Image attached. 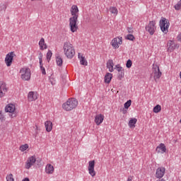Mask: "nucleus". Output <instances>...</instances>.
I'll use <instances>...</instances> for the list:
<instances>
[{"mask_svg": "<svg viewBox=\"0 0 181 181\" xmlns=\"http://www.w3.org/2000/svg\"><path fill=\"white\" fill-rule=\"evenodd\" d=\"M64 52L67 59H73L76 54L74 47L70 42H64Z\"/></svg>", "mask_w": 181, "mask_h": 181, "instance_id": "nucleus-1", "label": "nucleus"}, {"mask_svg": "<svg viewBox=\"0 0 181 181\" xmlns=\"http://www.w3.org/2000/svg\"><path fill=\"white\" fill-rule=\"evenodd\" d=\"M78 105V101L76 98H69L65 103L62 105V108L65 110V111H71V110H74Z\"/></svg>", "mask_w": 181, "mask_h": 181, "instance_id": "nucleus-2", "label": "nucleus"}, {"mask_svg": "<svg viewBox=\"0 0 181 181\" xmlns=\"http://www.w3.org/2000/svg\"><path fill=\"white\" fill-rule=\"evenodd\" d=\"M20 73L21 74L22 80H24V81H29V80H30V69L22 68L20 70Z\"/></svg>", "mask_w": 181, "mask_h": 181, "instance_id": "nucleus-3", "label": "nucleus"}, {"mask_svg": "<svg viewBox=\"0 0 181 181\" xmlns=\"http://www.w3.org/2000/svg\"><path fill=\"white\" fill-rule=\"evenodd\" d=\"M13 57H15L14 52H11L6 55L4 62L7 67H11V66H12V62H13Z\"/></svg>", "mask_w": 181, "mask_h": 181, "instance_id": "nucleus-4", "label": "nucleus"}, {"mask_svg": "<svg viewBox=\"0 0 181 181\" xmlns=\"http://www.w3.org/2000/svg\"><path fill=\"white\" fill-rule=\"evenodd\" d=\"M15 110L16 107L15 105L10 103L5 107V112H10L11 115H10L11 118L16 117V113H15Z\"/></svg>", "mask_w": 181, "mask_h": 181, "instance_id": "nucleus-5", "label": "nucleus"}, {"mask_svg": "<svg viewBox=\"0 0 181 181\" xmlns=\"http://www.w3.org/2000/svg\"><path fill=\"white\" fill-rule=\"evenodd\" d=\"M95 166V160H93L88 162V170L89 175H90L92 177H94V176H95V170H94Z\"/></svg>", "mask_w": 181, "mask_h": 181, "instance_id": "nucleus-6", "label": "nucleus"}, {"mask_svg": "<svg viewBox=\"0 0 181 181\" xmlns=\"http://www.w3.org/2000/svg\"><path fill=\"white\" fill-rule=\"evenodd\" d=\"M168 52H172L175 49H179V44L175 43L173 40H169L167 43Z\"/></svg>", "mask_w": 181, "mask_h": 181, "instance_id": "nucleus-7", "label": "nucleus"}, {"mask_svg": "<svg viewBox=\"0 0 181 181\" xmlns=\"http://www.w3.org/2000/svg\"><path fill=\"white\" fill-rule=\"evenodd\" d=\"M165 173H166V168H165V167H159L156 170V177L157 179H162V177L165 176Z\"/></svg>", "mask_w": 181, "mask_h": 181, "instance_id": "nucleus-8", "label": "nucleus"}, {"mask_svg": "<svg viewBox=\"0 0 181 181\" xmlns=\"http://www.w3.org/2000/svg\"><path fill=\"white\" fill-rule=\"evenodd\" d=\"M153 74H154V78L156 80V78H160L162 77V72L160 71V69H159V67L158 65H153Z\"/></svg>", "mask_w": 181, "mask_h": 181, "instance_id": "nucleus-9", "label": "nucleus"}, {"mask_svg": "<svg viewBox=\"0 0 181 181\" xmlns=\"http://www.w3.org/2000/svg\"><path fill=\"white\" fill-rule=\"evenodd\" d=\"M36 163V157L35 156H33L30 158L26 161L25 164V169H30L33 165Z\"/></svg>", "mask_w": 181, "mask_h": 181, "instance_id": "nucleus-10", "label": "nucleus"}, {"mask_svg": "<svg viewBox=\"0 0 181 181\" xmlns=\"http://www.w3.org/2000/svg\"><path fill=\"white\" fill-rule=\"evenodd\" d=\"M119 39V41H118ZM111 45L114 49H118L119 47V45H122V37H119L118 38L115 37L114 38L112 42Z\"/></svg>", "mask_w": 181, "mask_h": 181, "instance_id": "nucleus-11", "label": "nucleus"}, {"mask_svg": "<svg viewBox=\"0 0 181 181\" xmlns=\"http://www.w3.org/2000/svg\"><path fill=\"white\" fill-rule=\"evenodd\" d=\"M146 32H148L150 35H153V33H155V30H156V26L155 25V23H148L146 25Z\"/></svg>", "mask_w": 181, "mask_h": 181, "instance_id": "nucleus-12", "label": "nucleus"}, {"mask_svg": "<svg viewBox=\"0 0 181 181\" xmlns=\"http://www.w3.org/2000/svg\"><path fill=\"white\" fill-rule=\"evenodd\" d=\"M103 121H104V115H96L95 117V122L96 125H101L103 124Z\"/></svg>", "mask_w": 181, "mask_h": 181, "instance_id": "nucleus-13", "label": "nucleus"}, {"mask_svg": "<svg viewBox=\"0 0 181 181\" xmlns=\"http://www.w3.org/2000/svg\"><path fill=\"white\" fill-rule=\"evenodd\" d=\"M170 23H160V28L163 33L166 35L169 32V25Z\"/></svg>", "mask_w": 181, "mask_h": 181, "instance_id": "nucleus-14", "label": "nucleus"}, {"mask_svg": "<svg viewBox=\"0 0 181 181\" xmlns=\"http://www.w3.org/2000/svg\"><path fill=\"white\" fill-rule=\"evenodd\" d=\"M71 15L72 16H78V12H80V10H78V7L77 5H72L70 9Z\"/></svg>", "mask_w": 181, "mask_h": 181, "instance_id": "nucleus-15", "label": "nucleus"}, {"mask_svg": "<svg viewBox=\"0 0 181 181\" xmlns=\"http://www.w3.org/2000/svg\"><path fill=\"white\" fill-rule=\"evenodd\" d=\"M156 151L158 153H165V152H166V146L161 143L158 146H157Z\"/></svg>", "mask_w": 181, "mask_h": 181, "instance_id": "nucleus-16", "label": "nucleus"}, {"mask_svg": "<svg viewBox=\"0 0 181 181\" xmlns=\"http://www.w3.org/2000/svg\"><path fill=\"white\" fill-rule=\"evenodd\" d=\"M107 69H109V71L112 73L114 71V61L112 59H109L107 62Z\"/></svg>", "mask_w": 181, "mask_h": 181, "instance_id": "nucleus-17", "label": "nucleus"}, {"mask_svg": "<svg viewBox=\"0 0 181 181\" xmlns=\"http://www.w3.org/2000/svg\"><path fill=\"white\" fill-rule=\"evenodd\" d=\"M45 172L48 173V175H52V173L54 172V168L51 164H47L45 167Z\"/></svg>", "mask_w": 181, "mask_h": 181, "instance_id": "nucleus-18", "label": "nucleus"}, {"mask_svg": "<svg viewBox=\"0 0 181 181\" xmlns=\"http://www.w3.org/2000/svg\"><path fill=\"white\" fill-rule=\"evenodd\" d=\"M45 125L47 132H50L52 129H53V123H52L50 121L45 122Z\"/></svg>", "mask_w": 181, "mask_h": 181, "instance_id": "nucleus-19", "label": "nucleus"}, {"mask_svg": "<svg viewBox=\"0 0 181 181\" xmlns=\"http://www.w3.org/2000/svg\"><path fill=\"white\" fill-rule=\"evenodd\" d=\"M28 101H35L37 100V95L35 93V92H30L28 95Z\"/></svg>", "mask_w": 181, "mask_h": 181, "instance_id": "nucleus-20", "label": "nucleus"}, {"mask_svg": "<svg viewBox=\"0 0 181 181\" xmlns=\"http://www.w3.org/2000/svg\"><path fill=\"white\" fill-rule=\"evenodd\" d=\"M39 46L40 50H45V49H47V45L45 43V38H41L40 42H39Z\"/></svg>", "mask_w": 181, "mask_h": 181, "instance_id": "nucleus-21", "label": "nucleus"}, {"mask_svg": "<svg viewBox=\"0 0 181 181\" xmlns=\"http://www.w3.org/2000/svg\"><path fill=\"white\" fill-rule=\"evenodd\" d=\"M112 79V74L107 73L105 76V83L107 84H110L111 83V80Z\"/></svg>", "mask_w": 181, "mask_h": 181, "instance_id": "nucleus-22", "label": "nucleus"}, {"mask_svg": "<svg viewBox=\"0 0 181 181\" xmlns=\"http://www.w3.org/2000/svg\"><path fill=\"white\" fill-rule=\"evenodd\" d=\"M81 54H78V58L80 59V63L82 66H87L88 62L87 60H86V57L81 56Z\"/></svg>", "mask_w": 181, "mask_h": 181, "instance_id": "nucleus-23", "label": "nucleus"}, {"mask_svg": "<svg viewBox=\"0 0 181 181\" xmlns=\"http://www.w3.org/2000/svg\"><path fill=\"white\" fill-rule=\"evenodd\" d=\"M109 11L110 12V13H112V15H113V16H117L118 15V8H117V7H110Z\"/></svg>", "mask_w": 181, "mask_h": 181, "instance_id": "nucleus-24", "label": "nucleus"}, {"mask_svg": "<svg viewBox=\"0 0 181 181\" xmlns=\"http://www.w3.org/2000/svg\"><path fill=\"white\" fill-rule=\"evenodd\" d=\"M69 25L71 32H72L73 33H74V32H77V30L78 29V25H77V23H70Z\"/></svg>", "mask_w": 181, "mask_h": 181, "instance_id": "nucleus-25", "label": "nucleus"}, {"mask_svg": "<svg viewBox=\"0 0 181 181\" xmlns=\"http://www.w3.org/2000/svg\"><path fill=\"white\" fill-rule=\"evenodd\" d=\"M137 122L138 119H136V118L130 119V120L129 121V127H130V128H135V124H136Z\"/></svg>", "mask_w": 181, "mask_h": 181, "instance_id": "nucleus-26", "label": "nucleus"}, {"mask_svg": "<svg viewBox=\"0 0 181 181\" xmlns=\"http://www.w3.org/2000/svg\"><path fill=\"white\" fill-rule=\"evenodd\" d=\"M0 91H8L6 83H5L4 81H0Z\"/></svg>", "mask_w": 181, "mask_h": 181, "instance_id": "nucleus-27", "label": "nucleus"}, {"mask_svg": "<svg viewBox=\"0 0 181 181\" xmlns=\"http://www.w3.org/2000/svg\"><path fill=\"white\" fill-rule=\"evenodd\" d=\"M56 62L57 66H59V67H62L63 66V59H62L60 56L57 57Z\"/></svg>", "mask_w": 181, "mask_h": 181, "instance_id": "nucleus-28", "label": "nucleus"}, {"mask_svg": "<svg viewBox=\"0 0 181 181\" xmlns=\"http://www.w3.org/2000/svg\"><path fill=\"white\" fill-rule=\"evenodd\" d=\"M78 19V16H72V17L69 18V22L70 23H77Z\"/></svg>", "mask_w": 181, "mask_h": 181, "instance_id": "nucleus-29", "label": "nucleus"}, {"mask_svg": "<svg viewBox=\"0 0 181 181\" xmlns=\"http://www.w3.org/2000/svg\"><path fill=\"white\" fill-rule=\"evenodd\" d=\"M162 110V107L160 106V105H157L153 107V112H155L156 114H158V112H160Z\"/></svg>", "mask_w": 181, "mask_h": 181, "instance_id": "nucleus-30", "label": "nucleus"}, {"mask_svg": "<svg viewBox=\"0 0 181 181\" xmlns=\"http://www.w3.org/2000/svg\"><path fill=\"white\" fill-rule=\"evenodd\" d=\"M39 60H40V69L43 67V54L42 52L39 53V57H38Z\"/></svg>", "mask_w": 181, "mask_h": 181, "instance_id": "nucleus-31", "label": "nucleus"}, {"mask_svg": "<svg viewBox=\"0 0 181 181\" xmlns=\"http://www.w3.org/2000/svg\"><path fill=\"white\" fill-rule=\"evenodd\" d=\"M53 55V53L52 52L51 50H48V52H47V60L49 63V62H50V59H52V56Z\"/></svg>", "mask_w": 181, "mask_h": 181, "instance_id": "nucleus-32", "label": "nucleus"}, {"mask_svg": "<svg viewBox=\"0 0 181 181\" xmlns=\"http://www.w3.org/2000/svg\"><path fill=\"white\" fill-rule=\"evenodd\" d=\"M131 104H132V100H129L124 103V108L128 110L131 107Z\"/></svg>", "mask_w": 181, "mask_h": 181, "instance_id": "nucleus-33", "label": "nucleus"}, {"mask_svg": "<svg viewBox=\"0 0 181 181\" xmlns=\"http://www.w3.org/2000/svg\"><path fill=\"white\" fill-rule=\"evenodd\" d=\"M124 71H125L123 69V71H121L120 72H119V74L117 76L118 80H122V78H124Z\"/></svg>", "mask_w": 181, "mask_h": 181, "instance_id": "nucleus-34", "label": "nucleus"}, {"mask_svg": "<svg viewBox=\"0 0 181 181\" xmlns=\"http://www.w3.org/2000/svg\"><path fill=\"white\" fill-rule=\"evenodd\" d=\"M126 39H127V40H131L132 42H134V40H135V37L132 34H128L126 37Z\"/></svg>", "mask_w": 181, "mask_h": 181, "instance_id": "nucleus-35", "label": "nucleus"}, {"mask_svg": "<svg viewBox=\"0 0 181 181\" xmlns=\"http://www.w3.org/2000/svg\"><path fill=\"white\" fill-rule=\"evenodd\" d=\"M28 148H29V145L28 144L22 145L21 146H20V151H21V152H25V151H26Z\"/></svg>", "mask_w": 181, "mask_h": 181, "instance_id": "nucleus-36", "label": "nucleus"}, {"mask_svg": "<svg viewBox=\"0 0 181 181\" xmlns=\"http://www.w3.org/2000/svg\"><path fill=\"white\" fill-rule=\"evenodd\" d=\"M176 11H181V0L174 6Z\"/></svg>", "mask_w": 181, "mask_h": 181, "instance_id": "nucleus-37", "label": "nucleus"}, {"mask_svg": "<svg viewBox=\"0 0 181 181\" xmlns=\"http://www.w3.org/2000/svg\"><path fill=\"white\" fill-rule=\"evenodd\" d=\"M126 67L127 69H131L132 67V61L131 59H128L126 63Z\"/></svg>", "mask_w": 181, "mask_h": 181, "instance_id": "nucleus-38", "label": "nucleus"}, {"mask_svg": "<svg viewBox=\"0 0 181 181\" xmlns=\"http://www.w3.org/2000/svg\"><path fill=\"white\" fill-rule=\"evenodd\" d=\"M6 180L7 181H15V179H13V175L9 174L6 176Z\"/></svg>", "mask_w": 181, "mask_h": 181, "instance_id": "nucleus-39", "label": "nucleus"}, {"mask_svg": "<svg viewBox=\"0 0 181 181\" xmlns=\"http://www.w3.org/2000/svg\"><path fill=\"white\" fill-rule=\"evenodd\" d=\"M159 23H169V20L166 19L164 17H162Z\"/></svg>", "mask_w": 181, "mask_h": 181, "instance_id": "nucleus-40", "label": "nucleus"}, {"mask_svg": "<svg viewBox=\"0 0 181 181\" xmlns=\"http://www.w3.org/2000/svg\"><path fill=\"white\" fill-rule=\"evenodd\" d=\"M6 118H5V115H4L2 114V111L0 110V121H1V122H4V121H5Z\"/></svg>", "mask_w": 181, "mask_h": 181, "instance_id": "nucleus-41", "label": "nucleus"}, {"mask_svg": "<svg viewBox=\"0 0 181 181\" xmlns=\"http://www.w3.org/2000/svg\"><path fill=\"white\" fill-rule=\"evenodd\" d=\"M127 30L129 33H134V27L132 25L127 27Z\"/></svg>", "mask_w": 181, "mask_h": 181, "instance_id": "nucleus-42", "label": "nucleus"}, {"mask_svg": "<svg viewBox=\"0 0 181 181\" xmlns=\"http://www.w3.org/2000/svg\"><path fill=\"white\" fill-rule=\"evenodd\" d=\"M8 91L4 90H0V98H2V97H5V94H6Z\"/></svg>", "mask_w": 181, "mask_h": 181, "instance_id": "nucleus-43", "label": "nucleus"}, {"mask_svg": "<svg viewBox=\"0 0 181 181\" xmlns=\"http://www.w3.org/2000/svg\"><path fill=\"white\" fill-rule=\"evenodd\" d=\"M40 71H41V72H42V74H43L44 76H45V74H46V69L44 68V66H41Z\"/></svg>", "mask_w": 181, "mask_h": 181, "instance_id": "nucleus-44", "label": "nucleus"}, {"mask_svg": "<svg viewBox=\"0 0 181 181\" xmlns=\"http://www.w3.org/2000/svg\"><path fill=\"white\" fill-rule=\"evenodd\" d=\"M124 70V68H122V66H119L117 67V71H118V73Z\"/></svg>", "mask_w": 181, "mask_h": 181, "instance_id": "nucleus-45", "label": "nucleus"}, {"mask_svg": "<svg viewBox=\"0 0 181 181\" xmlns=\"http://www.w3.org/2000/svg\"><path fill=\"white\" fill-rule=\"evenodd\" d=\"M177 39L178 42H181V34L177 35Z\"/></svg>", "mask_w": 181, "mask_h": 181, "instance_id": "nucleus-46", "label": "nucleus"}, {"mask_svg": "<svg viewBox=\"0 0 181 181\" xmlns=\"http://www.w3.org/2000/svg\"><path fill=\"white\" fill-rule=\"evenodd\" d=\"M127 181H132V177L129 176Z\"/></svg>", "mask_w": 181, "mask_h": 181, "instance_id": "nucleus-47", "label": "nucleus"}, {"mask_svg": "<svg viewBox=\"0 0 181 181\" xmlns=\"http://www.w3.org/2000/svg\"><path fill=\"white\" fill-rule=\"evenodd\" d=\"M22 181H30V180H29V178L25 177V178L23 179Z\"/></svg>", "mask_w": 181, "mask_h": 181, "instance_id": "nucleus-48", "label": "nucleus"}, {"mask_svg": "<svg viewBox=\"0 0 181 181\" xmlns=\"http://www.w3.org/2000/svg\"><path fill=\"white\" fill-rule=\"evenodd\" d=\"M119 66H120L119 64H117V65L115 66V69H117L118 67H119Z\"/></svg>", "mask_w": 181, "mask_h": 181, "instance_id": "nucleus-49", "label": "nucleus"}, {"mask_svg": "<svg viewBox=\"0 0 181 181\" xmlns=\"http://www.w3.org/2000/svg\"><path fill=\"white\" fill-rule=\"evenodd\" d=\"M159 181H166V180H165V179H161V180H159Z\"/></svg>", "mask_w": 181, "mask_h": 181, "instance_id": "nucleus-50", "label": "nucleus"}, {"mask_svg": "<svg viewBox=\"0 0 181 181\" xmlns=\"http://www.w3.org/2000/svg\"><path fill=\"white\" fill-rule=\"evenodd\" d=\"M180 78H181V71H180Z\"/></svg>", "mask_w": 181, "mask_h": 181, "instance_id": "nucleus-51", "label": "nucleus"}]
</instances>
